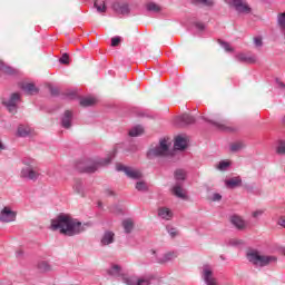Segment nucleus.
I'll return each instance as SVG.
<instances>
[{
	"instance_id": "c03bdc74",
	"label": "nucleus",
	"mask_w": 285,
	"mask_h": 285,
	"mask_svg": "<svg viewBox=\"0 0 285 285\" xmlns=\"http://www.w3.org/2000/svg\"><path fill=\"white\" fill-rule=\"evenodd\" d=\"M264 213H266L265 209H256L252 213V217L254 219H259V217H262V215H264Z\"/></svg>"
},
{
	"instance_id": "473e14b6",
	"label": "nucleus",
	"mask_w": 285,
	"mask_h": 285,
	"mask_svg": "<svg viewBox=\"0 0 285 285\" xmlns=\"http://www.w3.org/2000/svg\"><path fill=\"white\" fill-rule=\"evenodd\" d=\"M94 8H96V10H97V12H99V14H104L108 10V7L106 6V2H102L101 4H99L98 1H95L94 2Z\"/></svg>"
},
{
	"instance_id": "393cba45",
	"label": "nucleus",
	"mask_w": 285,
	"mask_h": 285,
	"mask_svg": "<svg viewBox=\"0 0 285 285\" xmlns=\"http://www.w3.org/2000/svg\"><path fill=\"white\" fill-rule=\"evenodd\" d=\"M122 228L126 235H130V233H132V230L135 229V222H132L131 218H126L125 220H122Z\"/></svg>"
},
{
	"instance_id": "c9c22d12",
	"label": "nucleus",
	"mask_w": 285,
	"mask_h": 285,
	"mask_svg": "<svg viewBox=\"0 0 285 285\" xmlns=\"http://www.w3.org/2000/svg\"><path fill=\"white\" fill-rule=\"evenodd\" d=\"M230 167V163L226 161V160H222L217 166V170H220L222 173L228 170V168Z\"/></svg>"
},
{
	"instance_id": "13d9d810",
	"label": "nucleus",
	"mask_w": 285,
	"mask_h": 285,
	"mask_svg": "<svg viewBox=\"0 0 285 285\" xmlns=\"http://www.w3.org/2000/svg\"><path fill=\"white\" fill-rule=\"evenodd\" d=\"M282 122H283L284 126H285V115H284V117H283V119H282Z\"/></svg>"
},
{
	"instance_id": "8fccbe9b",
	"label": "nucleus",
	"mask_w": 285,
	"mask_h": 285,
	"mask_svg": "<svg viewBox=\"0 0 285 285\" xmlns=\"http://www.w3.org/2000/svg\"><path fill=\"white\" fill-rule=\"evenodd\" d=\"M275 83H276L277 88H279L281 90H284V88H285L284 81H282L279 78H276Z\"/></svg>"
},
{
	"instance_id": "c85d7f7f",
	"label": "nucleus",
	"mask_w": 285,
	"mask_h": 285,
	"mask_svg": "<svg viewBox=\"0 0 285 285\" xmlns=\"http://www.w3.org/2000/svg\"><path fill=\"white\" fill-rule=\"evenodd\" d=\"M73 190L78 195H83V181L81 179H76L73 183Z\"/></svg>"
},
{
	"instance_id": "79ce46f5",
	"label": "nucleus",
	"mask_w": 285,
	"mask_h": 285,
	"mask_svg": "<svg viewBox=\"0 0 285 285\" xmlns=\"http://www.w3.org/2000/svg\"><path fill=\"white\" fill-rule=\"evenodd\" d=\"M218 43L225 49V52H233V47H230V43L224 40H219Z\"/></svg>"
},
{
	"instance_id": "7c9ffc66",
	"label": "nucleus",
	"mask_w": 285,
	"mask_h": 285,
	"mask_svg": "<svg viewBox=\"0 0 285 285\" xmlns=\"http://www.w3.org/2000/svg\"><path fill=\"white\" fill-rule=\"evenodd\" d=\"M147 12H161V7L155 2H148L146 4Z\"/></svg>"
},
{
	"instance_id": "4c0bfd02",
	"label": "nucleus",
	"mask_w": 285,
	"mask_h": 285,
	"mask_svg": "<svg viewBox=\"0 0 285 285\" xmlns=\"http://www.w3.org/2000/svg\"><path fill=\"white\" fill-rule=\"evenodd\" d=\"M135 188L140 193H146L148 190V185H146L145 181H137Z\"/></svg>"
},
{
	"instance_id": "5701e85b",
	"label": "nucleus",
	"mask_w": 285,
	"mask_h": 285,
	"mask_svg": "<svg viewBox=\"0 0 285 285\" xmlns=\"http://www.w3.org/2000/svg\"><path fill=\"white\" fill-rule=\"evenodd\" d=\"M120 282L126 285H137L139 283V277L136 275L128 276V275H122L120 276Z\"/></svg>"
},
{
	"instance_id": "58836bf2",
	"label": "nucleus",
	"mask_w": 285,
	"mask_h": 285,
	"mask_svg": "<svg viewBox=\"0 0 285 285\" xmlns=\"http://www.w3.org/2000/svg\"><path fill=\"white\" fill-rule=\"evenodd\" d=\"M229 148H230L232 153H239V150L245 148V145H244V142H235V144L230 145Z\"/></svg>"
},
{
	"instance_id": "5fc2aeb1",
	"label": "nucleus",
	"mask_w": 285,
	"mask_h": 285,
	"mask_svg": "<svg viewBox=\"0 0 285 285\" xmlns=\"http://www.w3.org/2000/svg\"><path fill=\"white\" fill-rule=\"evenodd\" d=\"M6 147H3V144L0 140V150H3Z\"/></svg>"
},
{
	"instance_id": "2f4dec72",
	"label": "nucleus",
	"mask_w": 285,
	"mask_h": 285,
	"mask_svg": "<svg viewBox=\"0 0 285 285\" xmlns=\"http://www.w3.org/2000/svg\"><path fill=\"white\" fill-rule=\"evenodd\" d=\"M139 135H144V127L140 125L131 128L129 131V137H139Z\"/></svg>"
},
{
	"instance_id": "0eeeda50",
	"label": "nucleus",
	"mask_w": 285,
	"mask_h": 285,
	"mask_svg": "<svg viewBox=\"0 0 285 285\" xmlns=\"http://www.w3.org/2000/svg\"><path fill=\"white\" fill-rule=\"evenodd\" d=\"M151 253V261L156 264H168V262H173L174 259H177L179 257V254L177 252H167L163 255L157 254L155 249L150 250Z\"/></svg>"
},
{
	"instance_id": "603ef678",
	"label": "nucleus",
	"mask_w": 285,
	"mask_h": 285,
	"mask_svg": "<svg viewBox=\"0 0 285 285\" xmlns=\"http://www.w3.org/2000/svg\"><path fill=\"white\" fill-rule=\"evenodd\" d=\"M195 27L198 29V30H205L206 26H204V23L202 22H196L195 23Z\"/></svg>"
},
{
	"instance_id": "f704fd0d",
	"label": "nucleus",
	"mask_w": 285,
	"mask_h": 285,
	"mask_svg": "<svg viewBox=\"0 0 285 285\" xmlns=\"http://www.w3.org/2000/svg\"><path fill=\"white\" fill-rule=\"evenodd\" d=\"M0 71L4 75H14L17 72V70H14L12 67L3 65V62H0Z\"/></svg>"
},
{
	"instance_id": "bf43d9fd",
	"label": "nucleus",
	"mask_w": 285,
	"mask_h": 285,
	"mask_svg": "<svg viewBox=\"0 0 285 285\" xmlns=\"http://www.w3.org/2000/svg\"><path fill=\"white\" fill-rule=\"evenodd\" d=\"M233 244V246H237V244H239V243H232Z\"/></svg>"
},
{
	"instance_id": "9b49d317",
	"label": "nucleus",
	"mask_w": 285,
	"mask_h": 285,
	"mask_svg": "<svg viewBox=\"0 0 285 285\" xmlns=\"http://www.w3.org/2000/svg\"><path fill=\"white\" fill-rule=\"evenodd\" d=\"M17 219V212L12 210L10 207H3L0 212V222L2 224H10Z\"/></svg>"
},
{
	"instance_id": "9d476101",
	"label": "nucleus",
	"mask_w": 285,
	"mask_h": 285,
	"mask_svg": "<svg viewBox=\"0 0 285 285\" xmlns=\"http://www.w3.org/2000/svg\"><path fill=\"white\" fill-rule=\"evenodd\" d=\"M226 3L232 6L239 14H250V8L242 0H225Z\"/></svg>"
},
{
	"instance_id": "3c124183",
	"label": "nucleus",
	"mask_w": 285,
	"mask_h": 285,
	"mask_svg": "<svg viewBox=\"0 0 285 285\" xmlns=\"http://www.w3.org/2000/svg\"><path fill=\"white\" fill-rule=\"evenodd\" d=\"M210 199H212V202H222V195L215 193V194H213Z\"/></svg>"
},
{
	"instance_id": "f03ea898",
	"label": "nucleus",
	"mask_w": 285,
	"mask_h": 285,
	"mask_svg": "<svg viewBox=\"0 0 285 285\" xmlns=\"http://www.w3.org/2000/svg\"><path fill=\"white\" fill-rule=\"evenodd\" d=\"M117 155V149H114L107 157L105 158H94V159H89L87 161H85L82 164L78 165V170H80V173H97L98 168H100V166H108V164H110V161H112V159H115V156Z\"/></svg>"
},
{
	"instance_id": "a878e982",
	"label": "nucleus",
	"mask_w": 285,
	"mask_h": 285,
	"mask_svg": "<svg viewBox=\"0 0 285 285\" xmlns=\"http://www.w3.org/2000/svg\"><path fill=\"white\" fill-rule=\"evenodd\" d=\"M174 178L176 180V184H181V181H186V170L176 169L174 173Z\"/></svg>"
},
{
	"instance_id": "2eb2a0df",
	"label": "nucleus",
	"mask_w": 285,
	"mask_h": 285,
	"mask_svg": "<svg viewBox=\"0 0 285 285\" xmlns=\"http://www.w3.org/2000/svg\"><path fill=\"white\" fill-rule=\"evenodd\" d=\"M20 88L24 95L29 96L37 95V92H39V88H37V86H35L32 82H22L20 83Z\"/></svg>"
},
{
	"instance_id": "4468645a",
	"label": "nucleus",
	"mask_w": 285,
	"mask_h": 285,
	"mask_svg": "<svg viewBox=\"0 0 285 285\" xmlns=\"http://www.w3.org/2000/svg\"><path fill=\"white\" fill-rule=\"evenodd\" d=\"M72 111L66 110L61 116L60 126L66 130H70V128H72Z\"/></svg>"
},
{
	"instance_id": "72a5a7b5",
	"label": "nucleus",
	"mask_w": 285,
	"mask_h": 285,
	"mask_svg": "<svg viewBox=\"0 0 285 285\" xmlns=\"http://www.w3.org/2000/svg\"><path fill=\"white\" fill-rule=\"evenodd\" d=\"M108 273L110 275H112V277H121V266L119 265H114L109 271Z\"/></svg>"
},
{
	"instance_id": "6ab92c4d",
	"label": "nucleus",
	"mask_w": 285,
	"mask_h": 285,
	"mask_svg": "<svg viewBox=\"0 0 285 285\" xmlns=\"http://www.w3.org/2000/svg\"><path fill=\"white\" fill-rule=\"evenodd\" d=\"M115 242V233L107 230L100 240L101 246H110Z\"/></svg>"
},
{
	"instance_id": "052dcab7",
	"label": "nucleus",
	"mask_w": 285,
	"mask_h": 285,
	"mask_svg": "<svg viewBox=\"0 0 285 285\" xmlns=\"http://www.w3.org/2000/svg\"><path fill=\"white\" fill-rule=\"evenodd\" d=\"M99 208H101V203H98Z\"/></svg>"
},
{
	"instance_id": "1a4fd4ad",
	"label": "nucleus",
	"mask_w": 285,
	"mask_h": 285,
	"mask_svg": "<svg viewBox=\"0 0 285 285\" xmlns=\"http://www.w3.org/2000/svg\"><path fill=\"white\" fill-rule=\"evenodd\" d=\"M21 95L13 92L8 99H3L2 104L7 107L9 112H14L17 110V104H19Z\"/></svg>"
},
{
	"instance_id": "bb28decb",
	"label": "nucleus",
	"mask_w": 285,
	"mask_h": 285,
	"mask_svg": "<svg viewBox=\"0 0 285 285\" xmlns=\"http://www.w3.org/2000/svg\"><path fill=\"white\" fill-rule=\"evenodd\" d=\"M96 104L97 99L92 97L80 98V106H82V108H89V106H95Z\"/></svg>"
},
{
	"instance_id": "a19ab883",
	"label": "nucleus",
	"mask_w": 285,
	"mask_h": 285,
	"mask_svg": "<svg viewBox=\"0 0 285 285\" xmlns=\"http://www.w3.org/2000/svg\"><path fill=\"white\" fill-rule=\"evenodd\" d=\"M276 153H277V155H285V141L284 140L278 141Z\"/></svg>"
},
{
	"instance_id": "412c9836",
	"label": "nucleus",
	"mask_w": 285,
	"mask_h": 285,
	"mask_svg": "<svg viewBox=\"0 0 285 285\" xmlns=\"http://www.w3.org/2000/svg\"><path fill=\"white\" fill-rule=\"evenodd\" d=\"M225 186L227 188H239L242 186V177L237 176L225 180Z\"/></svg>"
},
{
	"instance_id": "6e6552de",
	"label": "nucleus",
	"mask_w": 285,
	"mask_h": 285,
	"mask_svg": "<svg viewBox=\"0 0 285 285\" xmlns=\"http://www.w3.org/2000/svg\"><path fill=\"white\" fill-rule=\"evenodd\" d=\"M116 170L118 173H125V175H127L129 179H141V177H144L141 171L134 169L131 167H126L121 164L116 165Z\"/></svg>"
},
{
	"instance_id": "b1692460",
	"label": "nucleus",
	"mask_w": 285,
	"mask_h": 285,
	"mask_svg": "<svg viewBox=\"0 0 285 285\" xmlns=\"http://www.w3.org/2000/svg\"><path fill=\"white\" fill-rule=\"evenodd\" d=\"M230 222L233 226L238 228V230H244V228H246V223L239 216H232Z\"/></svg>"
},
{
	"instance_id": "20e7f679",
	"label": "nucleus",
	"mask_w": 285,
	"mask_h": 285,
	"mask_svg": "<svg viewBox=\"0 0 285 285\" xmlns=\"http://www.w3.org/2000/svg\"><path fill=\"white\" fill-rule=\"evenodd\" d=\"M246 258L254 268H264V267L277 262V257L262 255V254H259V252H257L255 249L248 250L246 253Z\"/></svg>"
},
{
	"instance_id": "f3484780",
	"label": "nucleus",
	"mask_w": 285,
	"mask_h": 285,
	"mask_svg": "<svg viewBox=\"0 0 285 285\" xmlns=\"http://www.w3.org/2000/svg\"><path fill=\"white\" fill-rule=\"evenodd\" d=\"M158 217L165 222H170V219L174 217V214L173 210H170L168 207H160L158 208Z\"/></svg>"
},
{
	"instance_id": "4be33fe9",
	"label": "nucleus",
	"mask_w": 285,
	"mask_h": 285,
	"mask_svg": "<svg viewBox=\"0 0 285 285\" xmlns=\"http://www.w3.org/2000/svg\"><path fill=\"white\" fill-rule=\"evenodd\" d=\"M181 186V183H176L175 186L171 188V191L179 199H186V194H184V188Z\"/></svg>"
},
{
	"instance_id": "4d7b16f0",
	"label": "nucleus",
	"mask_w": 285,
	"mask_h": 285,
	"mask_svg": "<svg viewBox=\"0 0 285 285\" xmlns=\"http://www.w3.org/2000/svg\"><path fill=\"white\" fill-rule=\"evenodd\" d=\"M67 97H69L70 99H72V94H68Z\"/></svg>"
},
{
	"instance_id": "ea45409f",
	"label": "nucleus",
	"mask_w": 285,
	"mask_h": 285,
	"mask_svg": "<svg viewBox=\"0 0 285 285\" xmlns=\"http://www.w3.org/2000/svg\"><path fill=\"white\" fill-rule=\"evenodd\" d=\"M166 230H167L168 235H170V237H171L173 239H175V237H177V235H179V232L177 230V228H175V227H173V226H170V225H168V226L166 227Z\"/></svg>"
},
{
	"instance_id": "49530a36",
	"label": "nucleus",
	"mask_w": 285,
	"mask_h": 285,
	"mask_svg": "<svg viewBox=\"0 0 285 285\" xmlns=\"http://www.w3.org/2000/svg\"><path fill=\"white\" fill-rule=\"evenodd\" d=\"M119 43H121V37L116 36V37L111 38L112 48H117V46H119Z\"/></svg>"
},
{
	"instance_id": "37998d69",
	"label": "nucleus",
	"mask_w": 285,
	"mask_h": 285,
	"mask_svg": "<svg viewBox=\"0 0 285 285\" xmlns=\"http://www.w3.org/2000/svg\"><path fill=\"white\" fill-rule=\"evenodd\" d=\"M150 277L149 276H142L138 278V284L137 285H150Z\"/></svg>"
},
{
	"instance_id": "09e8293b",
	"label": "nucleus",
	"mask_w": 285,
	"mask_h": 285,
	"mask_svg": "<svg viewBox=\"0 0 285 285\" xmlns=\"http://www.w3.org/2000/svg\"><path fill=\"white\" fill-rule=\"evenodd\" d=\"M254 45L256 46V48H262V46H264V42L262 41V37H255Z\"/></svg>"
},
{
	"instance_id": "f8f14e48",
	"label": "nucleus",
	"mask_w": 285,
	"mask_h": 285,
	"mask_svg": "<svg viewBox=\"0 0 285 285\" xmlns=\"http://www.w3.org/2000/svg\"><path fill=\"white\" fill-rule=\"evenodd\" d=\"M112 10H115L117 14H122V17L130 14V6L128 3L116 1L112 4Z\"/></svg>"
},
{
	"instance_id": "e433bc0d",
	"label": "nucleus",
	"mask_w": 285,
	"mask_h": 285,
	"mask_svg": "<svg viewBox=\"0 0 285 285\" xmlns=\"http://www.w3.org/2000/svg\"><path fill=\"white\" fill-rule=\"evenodd\" d=\"M18 137H28L30 135V129L23 126L18 127Z\"/></svg>"
},
{
	"instance_id": "a211bd4d",
	"label": "nucleus",
	"mask_w": 285,
	"mask_h": 285,
	"mask_svg": "<svg viewBox=\"0 0 285 285\" xmlns=\"http://www.w3.org/2000/svg\"><path fill=\"white\" fill-rule=\"evenodd\" d=\"M236 61L239 63H255L257 58L255 56H248L246 53H238L236 55Z\"/></svg>"
},
{
	"instance_id": "f257e3e1",
	"label": "nucleus",
	"mask_w": 285,
	"mask_h": 285,
	"mask_svg": "<svg viewBox=\"0 0 285 285\" xmlns=\"http://www.w3.org/2000/svg\"><path fill=\"white\" fill-rule=\"evenodd\" d=\"M51 230H60L61 235L75 237V235L83 233V226L81 222L70 218V216L59 215L57 219L51 222Z\"/></svg>"
},
{
	"instance_id": "dca6fc26",
	"label": "nucleus",
	"mask_w": 285,
	"mask_h": 285,
	"mask_svg": "<svg viewBox=\"0 0 285 285\" xmlns=\"http://www.w3.org/2000/svg\"><path fill=\"white\" fill-rule=\"evenodd\" d=\"M194 122H195V117L188 114H184L176 119V124H178V126H190V124H194Z\"/></svg>"
},
{
	"instance_id": "c756f323",
	"label": "nucleus",
	"mask_w": 285,
	"mask_h": 285,
	"mask_svg": "<svg viewBox=\"0 0 285 285\" xmlns=\"http://www.w3.org/2000/svg\"><path fill=\"white\" fill-rule=\"evenodd\" d=\"M38 268L41 273H50V271H52V266H50V264L46 261L38 263Z\"/></svg>"
},
{
	"instance_id": "de8ad7c7",
	"label": "nucleus",
	"mask_w": 285,
	"mask_h": 285,
	"mask_svg": "<svg viewBox=\"0 0 285 285\" xmlns=\"http://www.w3.org/2000/svg\"><path fill=\"white\" fill-rule=\"evenodd\" d=\"M49 92L52 97H58L59 95V88L53 87V86H49Z\"/></svg>"
},
{
	"instance_id": "ddd939ff",
	"label": "nucleus",
	"mask_w": 285,
	"mask_h": 285,
	"mask_svg": "<svg viewBox=\"0 0 285 285\" xmlns=\"http://www.w3.org/2000/svg\"><path fill=\"white\" fill-rule=\"evenodd\" d=\"M204 121H208V124H212V126H215L217 130H228V127L226 126L227 121L222 118H206L202 117Z\"/></svg>"
},
{
	"instance_id": "a18cd8bd",
	"label": "nucleus",
	"mask_w": 285,
	"mask_h": 285,
	"mask_svg": "<svg viewBox=\"0 0 285 285\" xmlns=\"http://www.w3.org/2000/svg\"><path fill=\"white\" fill-rule=\"evenodd\" d=\"M69 59H70V56H68V53H63L59 59V62L63 63L65 66H68V63H70Z\"/></svg>"
},
{
	"instance_id": "6e6d98bb",
	"label": "nucleus",
	"mask_w": 285,
	"mask_h": 285,
	"mask_svg": "<svg viewBox=\"0 0 285 285\" xmlns=\"http://www.w3.org/2000/svg\"><path fill=\"white\" fill-rule=\"evenodd\" d=\"M107 195H112V190L107 189Z\"/></svg>"
},
{
	"instance_id": "cd10ccee",
	"label": "nucleus",
	"mask_w": 285,
	"mask_h": 285,
	"mask_svg": "<svg viewBox=\"0 0 285 285\" xmlns=\"http://www.w3.org/2000/svg\"><path fill=\"white\" fill-rule=\"evenodd\" d=\"M194 3L199 8H213V6H215V0H195Z\"/></svg>"
},
{
	"instance_id": "7ed1b4c3",
	"label": "nucleus",
	"mask_w": 285,
	"mask_h": 285,
	"mask_svg": "<svg viewBox=\"0 0 285 285\" xmlns=\"http://www.w3.org/2000/svg\"><path fill=\"white\" fill-rule=\"evenodd\" d=\"M23 167L20 170V179L26 181H37L41 177V171L37 161L32 158H26L22 160Z\"/></svg>"
},
{
	"instance_id": "39448f33",
	"label": "nucleus",
	"mask_w": 285,
	"mask_h": 285,
	"mask_svg": "<svg viewBox=\"0 0 285 285\" xmlns=\"http://www.w3.org/2000/svg\"><path fill=\"white\" fill-rule=\"evenodd\" d=\"M170 153V146H168V140L161 138L158 145L150 146L147 151V159H155L157 157H168Z\"/></svg>"
},
{
	"instance_id": "423d86ee",
	"label": "nucleus",
	"mask_w": 285,
	"mask_h": 285,
	"mask_svg": "<svg viewBox=\"0 0 285 285\" xmlns=\"http://www.w3.org/2000/svg\"><path fill=\"white\" fill-rule=\"evenodd\" d=\"M200 277L205 285H219L217 277H215V273L213 272V266L209 264L203 265Z\"/></svg>"
},
{
	"instance_id": "aec40b11",
	"label": "nucleus",
	"mask_w": 285,
	"mask_h": 285,
	"mask_svg": "<svg viewBox=\"0 0 285 285\" xmlns=\"http://www.w3.org/2000/svg\"><path fill=\"white\" fill-rule=\"evenodd\" d=\"M188 141L181 136H177L174 142L175 150H186Z\"/></svg>"
},
{
	"instance_id": "864d4df0",
	"label": "nucleus",
	"mask_w": 285,
	"mask_h": 285,
	"mask_svg": "<svg viewBox=\"0 0 285 285\" xmlns=\"http://www.w3.org/2000/svg\"><path fill=\"white\" fill-rule=\"evenodd\" d=\"M278 226H282L283 228H285V219L284 218H279L278 219Z\"/></svg>"
}]
</instances>
